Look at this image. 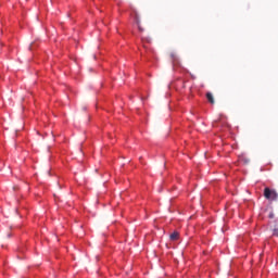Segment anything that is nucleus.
Masks as SVG:
<instances>
[{
    "label": "nucleus",
    "mask_w": 278,
    "mask_h": 278,
    "mask_svg": "<svg viewBox=\"0 0 278 278\" xmlns=\"http://www.w3.org/2000/svg\"><path fill=\"white\" fill-rule=\"evenodd\" d=\"M264 197H265V199H267V201H277L278 193L276 190L266 187L264 189Z\"/></svg>",
    "instance_id": "nucleus-1"
},
{
    "label": "nucleus",
    "mask_w": 278,
    "mask_h": 278,
    "mask_svg": "<svg viewBox=\"0 0 278 278\" xmlns=\"http://www.w3.org/2000/svg\"><path fill=\"white\" fill-rule=\"evenodd\" d=\"M169 238H170L172 241L179 240V232L174 231V232L169 236Z\"/></svg>",
    "instance_id": "nucleus-2"
},
{
    "label": "nucleus",
    "mask_w": 278,
    "mask_h": 278,
    "mask_svg": "<svg viewBox=\"0 0 278 278\" xmlns=\"http://www.w3.org/2000/svg\"><path fill=\"white\" fill-rule=\"evenodd\" d=\"M206 99L212 105H214V96L212 93H206Z\"/></svg>",
    "instance_id": "nucleus-3"
},
{
    "label": "nucleus",
    "mask_w": 278,
    "mask_h": 278,
    "mask_svg": "<svg viewBox=\"0 0 278 278\" xmlns=\"http://www.w3.org/2000/svg\"><path fill=\"white\" fill-rule=\"evenodd\" d=\"M136 23H137V25H138V29H139V31H144V28H142L141 26H140V20L138 18V14H136Z\"/></svg>",
    "instance_id": "nucleus-4"
},
{
    "label": "nucleus",
    "mask_w": 278,
    "mask_h": 278,
    "mask_svg": "<svg viewBox=\"0 0 278 278\" xmlns=\"http://www.w3.org/2000/svg\"><path fill=\"white\" fill-rule=\"evenodd\" d=\"M170 58H172V60H177V54L172 53V54H170Z\"/></svg>",
    "instance_id": "nucleus-5"
},
{
    "label": "nucleus",
    "mask_w": 278,
    "mask_h": 278,
    "mask_svg": "<svg viewBox=\"0 0 278 278\" xmlns=\"http://www.w3.org/2000/svg\"><path fill=\"white\" fill-rule=\"evenodd\" d=\"M274 236H276L278 238V228L274 229Z\"/></svg>",
    "instance_id": "nucleus-6"
},
{
    "label": "nucleus",
    "mask_w": 278,
    "mask_h": 278,
    "mask_svg": "<svg viewBox=\"0 0 278 278\" xmlns=\"http://www.w3.org/2000/svg\"><path fill=\"white\" fill-rule=\"evenodd\" d=\"M269 218H275V214H274V213H270V214H269Z\"/></svg>",
    "instance_id": "nucleus-7"
}]
</instances>
